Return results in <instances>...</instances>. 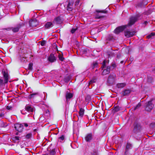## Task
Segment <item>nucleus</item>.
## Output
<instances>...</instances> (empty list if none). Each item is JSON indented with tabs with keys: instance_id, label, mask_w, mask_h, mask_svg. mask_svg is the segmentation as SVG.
Wrapping results in <instances>:
<instances>
[{
	"instance_id": "7",
	"label": "nucleus",
	"mask_w": 155,
	"mask_h": 155,
	"mask_svg": "<svg viewBox=\"0 0 155 155\" xmlns=\"http://www.w3.org/2000/svg\"><path fill=\"white\" fill-rule=\"evenodd\" d=\"M136 32L134 31H131L128 30H126L124 31V35L127 38L132 37L134 35Z\"/></svg>"
},
{
	"instance_id": "8",
	"label": "nucleus",
	"mask_w": 155,
	"mask_h": 155,
	"mask_svg": "<svg viewBox=\"0 0 155 155\" xmlns=\"http://www.w3.org/2000/svg\"><path fill=\"white\" fill-rule=\"evenodd\" d=\"M15 127L16 130L21 132L23 129V125L22 124H16L15 125Z\"/></svg>"
},
{
	"instance_id": "14",
	"label": "nucleus",
	"mask_w": 155,
	"mask_h": 155,
	"mask_svg": "<svg viewBox=\"0 0 155 155\" xmlns=\"http://www.w3.org/2000/svg\"><path fill=\"white\" fill-rule=\"evenodd\" d=\"M25 109L29 112H32L34 110V108L33 106L29 105H27L25 107Z\"/></svg>"
},
{
	"instance_id": "34",
	"label": "nucleus",
	"mask_w": 155,
	"mask_h": 155,
	"mask_svg": "<svg viewBox=\"0 0 155 155\" xmlns=\"http://www.w3.org/2000/svg\"><path fill=\"white\" fill-rule=\"evenodd\" d=\"M141 106V104L140 103H138V104L135 107L134 109V110H135L137 109L138 108L140 107Z\"/></svg>"
},
{
	"instance_id": "39",
	"label": "nucleus",
	"mask_w": 155,
	"mask_h": 155,
	"mask_svg": "<svg viewBox=\"0 0 155 155\" xmlns=\"http://www.w3.org/2000/svg\"><path fill=\"white\" fill-rule=\"evenodd\" d=\"M80 2L79 0H77L75 2V5H79V3Z\"/></svg>"
},
{
	"instance_id": "31",
	"label": "nucleus",
	"mask_w": 155,
	"mask_h": 155,
	"mask_svg": "<svg viewBox=\"0 0 155 155\" xmlns=\"http://www.w3.org/2000/svg\"><path fill=\"white\" fill-rule=\"evenodd\" d=\"M96 80L95 78H93L92 80H90L89 82V84H90L92 83H95L96 82Z\"/></svg>"
},
{
	"instance_id": "10",
	"label": "nucleus",
	"mask_w": 155,
	"mask_h": 155,
	"mask_svg": "<svg viewBox=\"0 0 155 155\" xmlns=\"http://www.w3.org/2000/svg\"><path fill=\"white\" fill-rule=\"evenodd\" d=\"M115 74H110L108 78V82L110 84L113 83L114 81Z\"/></svg>"
},
{
	"instance_id": "38",
	"label": "nucleus",
	"mask_w": 155,
	"mask_h": 155,
	"mask_svg": "<svg viewBox=\"0 0 155 155\" xmlns=\"http://www.w3.org/2000/svg\"><path fill=\"white\" fill-rule=\"evenodd\" d=\"M14 140H19V137L18 136H16L15 137L13 138Z\"/></svg>"
},
{
	"instance_id": "25",
	"label": "nucleus",
	"mask_w": 155,
	"mask_h": 155,
	"mask_svg": "<svg viewBox=\"0 0 155 155\" xmlns=\"http://www.w3.org/2000/svg\"><path fill=\"white\" fill-rule=\"evenodd\" d=\"M64 136L62 135H61V137H59L58 138V140L59 142H62L64 140Z\"/></svg>"
},
{
	"instance_id": "33",
	"label": "nucleus",
	"mask_w": 155,
	"mask_h": 155,
	"mask_svg": "<svg viewBox=\"0 0 155 155\" xmlns=\"http://www.w3.org/2000/svg\"><path fill=\"white\" fill-rule=\"evenodd\" d=\"M97 65L98 64L97 62H95L93 63V64L92 68L94 69V68L97 67Z\"/></svg>"
},
{
	"instance_id": "22",
	"label": "nucleus",
	"mask_w": 155,
	"mask_h": 155,
	"mask_svg": "<svg viewBox=\"0 0 155 155\" xmlns=\"http://www.w3.org/2000/svg\"><path fill=\"white\" fill-rule=\"evenodd\" d=\"M38 95V93H33L30 94L28 96V98L29 99H31L35 97L36 96Z\"/></svg>"
},
{
	"instance_id": "16",
	"label": "nucleus",
	"mask_w": 155,
	"mask_h": 155,
	"mask_svg": "<svg viewBox=\"0 0 155 155\" xmlns=\"http://www.w3.org/2000/svg\"><path fill=\"white\" fill-rule=\"evenodd\" d=\"M22 23L21 24H19L17 27L12 28V31L14 32H18V31L19 28L21 26H22Z\"/></svg>"
},
{
	"instance_id": "29",
	"label": "nucleus",
	"mask_w": 155,
	"mask_h": 155,
	"mask_svg": "<svg viewBox=\"0 0 155 155\" xmlns=\"http://www.w3.org/2000/svg\"><path fill=\"white\" fill-rule=\"evenodd\" d=\"M58 58L59 60L61 61H63L64 59V58L63 57V55L60 54H59L58 55Z\"/></svg>"
},
{
	"instance_id": "17",
	"label": "nucleus",
	"mask_w": 155,
	"mask_h": 155,
	"mask_svg": "<svg viewBox=\"0 0 155 155\" xmlns=\"http://www.w3.org/2000/svg\"><path fill=\"white\" fill-rule=\"evenodd\" d=\"M84 110L82 108H80V110L79 112V117L81 118H82L84 115Z\"/></svg>"
},
{
	"instance_id": "3",
	"label": "nucleus",
	"mask_w": 155,
	"mask_h": 155,
	"mask_svg": "<svg viewBox=\"0 0 155 155\" xmlns=\"http://www.w3.org/2000/svg\"><path fill=\"white\" fill-rule=\"evenodd\" d=\"M106 61L104 60L103 62L102 66L101 67L103 70L102 75H104L109 74L110 72V67L109 66H107L105 64Z\"/></svg>"
},
{
	"instance_id": "27",
	"label": "nucleus",
	"mask_w": 155,
	"mask_h": 155,
	"mask_svg": "<svg viewBox=\"0 0 155 155\" xmlns=\"http://www.w3.org/2000/svg\"><path fill=\"white\" fill-rule=\"evenodd\" d=\"M155 35V32H152L151 33L150 35H148L147 36V38L148 39L151 38L152 37L154 36Z\"/></svg>"
},
{
	"instance_id": "15",
	"label": "nucleus",
	"mask_w": 155,
	"mask_h": 155,
	"mask_svg": "<svg viewBox=\"0 0 155 155\" xmlns=\"http://www.w3.org/2000/svg\"><path fill=\"white\" fill-rule=\"evenodd\" d=\"M53 26V24L51 22H47L45 25V27L46 28L49 29L52 27Z\"/></svg>"
},
{
	"instance_id": "24",
	"label": "nucleus",
	"mask_w": 155,
	"mask_h": 155,
	"mask_svg": "<svg viewBox=\"0 0 155 155\" xmlns=\"http://www.w3.org/2000/svg\"><path fill=\"white\" fill-rule=\"evenodd\" d=\"M121 107L119 106H117L115 107L114 109V110L115 112H118L119 110H121Z\"/></svg>"
},
{
	"instance_id": "46",
	"label": "nucleus",
	"mask_w": 155,
	"mask_h": 155,
	"mask_svg": "<svg viewBox=\"0 0 155 155\" xmlns=\"http://www.w3.org/2000/svg\"><path fill=\"white\" fill-rule=\"evenodd\" d=\"M124 62V61H122L120 62V63H121V64H122Z\"/></svg>"
},
{
	"instance_id": "43",
	"label": "nucleus",
	"mask_w": 155,
	"mask_h": 155,
	"mask_svg": "<svg viewBox=\"0 0 155 155\" xmlns=\"http://www.w3.org/2000/svg\"><path fill=\"white\" fill-rule=\"evenodd\" d=\"M153 124L154 125V127H153V128H154L155 127V123H152L151 124H150V126H152V124Z\"/></svg>"
},
{
	"instance_id": "28",
	"label": "nucleus",
	"mask_w": 155,
	"mask_h": 155,
	"mask_svg": "<svg viewBox=\"0 0 155 155\" xmlns=\"http://www.w3.org/2000/svg\"><path fill=\"white\" fill-rule=\"evenodd\" d=\"M7 126V124H5L4 123V122H1L0 123V127H6Z\"/></svg>"
},
{
	"instance_id": "4",
	"label": "nucleus",
	"mask_w": 155,
	"mask_h": 155,
	"mask_svg": "<svg viewBox=\"0 0 155 155\" xmlns=\"http://www.w3.org/2000/svg\"><path fill=\"white\" fill-rule=\"evenodd\" d=\"M94 137V134L91 133L87 134L84 137V139L86 142H90L92 141Z\"/></svg>"
},
{
	"instance_id": "32",
	"label": "nucleus",
	"mask_w": 155,
	"mask_h": 155,
	"mask_svg": "<svg viewBox=\"0 0 155 155\" xmlns=\"http://www.w3.org/2000/svg\"><path fill=\"white\" fill-rule=\"evenodd\" d=\"M96 12H101L102 13H107V11L104 10H97L96 11Z\"/></svg>"
},
{
	"instance_id": "37",
	"label": "nucleus",
	"mask_w": 155,
	"mask_h": 155,
	"mask_svg": "<svg viewBox=\"0 0 155 155\" xmlns=\"http://www.w3.org/2000/svg\"><path fill=\"white\" fill-rule=\"evenodd\" d=\"M22 58H21V56H20V60L21 61H25L26 60V58L24 56H22Z\"/></svg>"
},
{
	"instance_id": "44",
	"label": "nucleus",
	"mask_w": 155,
	"mask_h": 155,
	"mask_svg": "<svg viewBox=\"0 0 155 155\" xmlns=\"http://www.w3.org/2000/svg\"><path fill=\"white\" fill-rule=\"evenodd\" d=\"M147 21H145L144 23V24H145L146 25H147Z\"/></svg>"
},
{
	"instance_id": "30",
	"label": "nucleus",
	"mask_w": 155,
	"mask_h": 155,
	"mask_svg": "<svg viewBox=\"0 0 155 155\" xmlns=\"http://www.w3.org/2000/svg\"><path fill=\"white\" fill-rule=\"evenodd\" d=\"M33 64L32 63H30L28 65V69L29 70H32L33 68H32Z\"/></svg>"
},
{
	"instance_id": "35",
	"label": "nucleus",
	"mask_w": 155,
	"mask_h": 155,
	"mask_svg": "<svg viewBox=\"0 0 155 155\" xmlns=\"http://www.w3.org/2000/svg\"><path fill=\"white\" fill-rule=\"evenodd\" d=\"M32 135V134L31 133H29L26 136V137L27 138H30Z\"/></svg>"
},
{
	"instance_id": "18",
	"label": "nucleus",
	"mask_w": 155,
	"mask_h": 155,
	"mask_svg": "<svg viewBox=\"0 0 155 155\" xmlns=\"http://www.w3.org/2000/svg\"><path fill=\"white\" fill-rule=\"evenodd\" d=\"M134 130L135 131L138 130L140 128V124L137 123H135L134 124Z\"/></svg>"
},
{
	"instance_id": "20",
	"label": "nucleus",
	"mask_w": 155,
	"mask_h": 155,
	"mask_svg": "<svg viewBox=\"0 0 155 155\" xmlns=\"http://www.w3.org/2000/svg\"><path fill=\"white\" fill-rule=\"evenodd\" d=\"M132 145L129 143H127L126 147V151L124 153L125 155H127L126 153L129 149H130L132 148Z\"/></svg>"
},
{
	"instance_id": "40",
	"label": "nucleus",
	"mask_w": 155,
	"mask_h": 155,
	"mask_svg": "<svg viewBox=\"0 0 155 155\" xmlns=\"http://www.w3.org/2000/svg\"><path fill=\"white\" fill-rule=\"evenodd\" d=\"M45 41H43L41 42V45L42 46H43L45 45Z\"/></svg>"
},
{
	"instance_id": "45",
	"label": "nucleus",
	"mask_w": 155,
	"mask_h": 155,
	"mask_svg": "<svg viewBox=\"0 0 155 155\" xmlns=\"http://www.w3.org/2000/svg\"><path fill=\"white\" fill-rule=\"evenodd\" d=\"M103 17V16H100L98 17L97 18H101Z\"/></svg>"
},
{
	"instance_id": "47",
	"label": "nucleus",
	"mask_w": 155,
	"mask_h": 155,
	"mask_svg": "<svg viewBox=\"0 0 155 155\" xmlns=\"http://www.w3.org/2000/svg\"><path fill=\"white\" fill-rule=\"evenodd\" d=\"M16 135H18V133H16Z\"/></svg>"
},
{
	"instance_id": "19",
	"label": "nucleus",
	"mask_w": 155,
	"mask_h": 155,
	"mask_svg": "<svg viewBox=\"0 0 155 155\" xmlns=\"http://www.w3.org/2000/svg\"><path fill=\"white\" fill-rule=\"evenodd\" d=\"M131 92V90L129 89H126L123 91V95L124 96L128 95Z\"/></svg>"
},
{
	"instance_id": "41",
	"label": "nucleus",
	"mask_w": 155,
	"mask_h": 155,
	"mask_svg": "<svg viewBox=\"0 0 155 155\" xmlns=\"http://www.w3.org/2000/svg\"><path fill=\"white\" fill-rule=\"evenodd\" d=\"M22 124H23V126H25L26 127H27L28 126V125L27 123H23Z\"/></svg>"
},
{
	"instance_id": "42",
	"label": "nucleus",
	"mask_w": 155,
	"mask_h": 155,
	"mask_svg": "<svg viewBox=\"0 0 155 155\" xmlns=\"http://www.w3.org/2000/svg\"><path fill=\"white\" fill-rule=\"evenodd\" d=\"M4 114L2 113H0V117H2L3 116Z\"/></svg>"
},
{
	"instance_id": "9",
	"label": "nucleus",
	"mask_w": 155,
	"mask_h": 155,
	"mask_svg": "<svg viewBox=\"0 0 155 155\" xmlns=\"http://www.w3.org/2000/svg\"><path fill=\"white\" fill-rule=\"evenodd\" d=\"M73 94L72 93L67 91L65 94V97L66 101L67 102L69 101L70 99L73 97Z\"/></svg>"
},
{
	"instance_id": "12",
	"label": "nucleus",
	"mask_w": 155,
	"mask_h": 155,
	"mask_svg": "<svg viewBox=\"0 0 155 155\" xmlns=\"http://www.w3.org/2000/svg\"><path fill=\"white\" fill-rule=\"evenodd\" d=\"M56 57L53 54H51L48 58V61L51 63L54 62L56 61Z\"/></svg>"
},
{
	"instance_id": "1",
	"label": "nucleus",
	"mask_w": 155,
	"mask_h": 155,
	"mask_svg": "<svg viewBox=\"0 0 155 155\" xmlns=\"http://www.w3.org/2000/svg\"><path fill=\"white\" fill-rule=\"evenodd\" d=\"M140 16V15L139 14H138L135 16H131L129 18V20L127 25L119 26L114 31V33L118 34L120 32L122 31L127 27L132 26L138 20V18Z\"/></svg>"
},
{
	"instance_id": "11",
	"label": "nucleus",
	"mask_w": 155,
	"mask_h": 155,
	"mask_svg": "<svg viewBox=\"0 0 155 155\" xmlns=\"http://www.w3.org/2000/svg\"><path fill=\"white\" fill-rule=\"evenodd\" d=\"M29 23L30 26L34 27L38 25V22L36 19H33L30 21Z\"/></svg>"
},
{
	"instance_id": "13",
	"label": "nucleus",
	"mask_w": 155,
	"mask_h": 155,
	"mask_svg": "<svg viewBox=\"0 0 155 155\" xmlns=\"http://www.w3.org/2000/svg\"><path fill=\"white\" fill-rule=\"evenodd\" d=\"M73 5V2H69L67 5V10L69 12L72 11L74 9Z\"/></svg>"
},
{
	"instance_id": "23",
	"label": "nucleus",
	"mask_w": 155,
	"mask_h": 155,
	"mask_svg": "<svg viewBox=\"0 0 155 155\" xmlns=\"http://www.w3.org/2000/svg\"><path fill=\"white\" fill-rule=\"evenodd\" d=\"M126 85V84L124 83H118L117 84V87L118 88H123Z\"/></svg>"
},
{
	"instance_id": "26",
	"label": "nucleus",
	"mask_w": 155,
	"mask_h": 155,
	"mask_svg": "<svg viewBox=\"0 0 155 155\" xmlns=\"http://www.w3.org/2000/svg\"><path fill=\"white\" fill-rule=\"evenodd\" d=\"M77 29L78 27H77L73 28L71 31V32L72 34H74Z\"/></svg>"
},
{
	"instance_id": "6",
	"label": "nucleus",
	"mask_w": 155,
	"mask_h": 155,
	"mask_svg": "<svg viewBox=\"0 0 155 155\" xmlns=\"http://www.w3.org/2000/svg\"><path fill=\"white\" fill-rule=\"evenodd\" d=\"M115 40V38L112 35H108L106 39V42L107 43L111 44Z\"/></svg>"
},
{
	"instance_id": "36",
	"label": "nucleus",
	"mask_w": 155,
	"mask_h": 155,
	"mask_svg": "<svg viewBox=\"0 0 155 155\" xmlns=\"http://www.w3.org/2000/svg\"><path fill=\"white\" fill-rule=\"evenodd\" d=\"M6 109L8 110H11L12 109V107L10 106H8L6 107Z\"/></svg>"
},
{
	"instance_id": "5",
	"label": "nucleus",
	"mask_w": 155,
	"mask_h": 155,
	"mask_svg": "<svg viewBox=\"0 0 155 155\" xmlns=\"http://www.w3.org/2000/svg\"><path fill=\"white\" fill-rule=\"evenodd\" d=\"M145 110L148 111H150L153 107V105L151 101H149L146 104Z\"/></svg>"
},
{
	"instance_id": "2",
	"label": "nucleus",
	"mask_w": 155,
	"mask_h": 155,
	"mask_svg": "<svg viewBox=\"0 0 155 155\" xmlns=\"http://www.w3.org/2000/svg\"><path fill=\"white\" fill-rule=\"evenodd\" d=\"M4 78V81L1 79H0V88H4L5 84L7 83L8 81L9 77L8 74L5 72L3 74Z\"/></svg>"
},
{
	"instance_id": "21",
	"label": "nucleus",
	"mask_w": 155,
	"mask_h": 155,
	"mask_svg": "<svg viewBox=\"0 0 155 155\" xmlns=\"http://www.w3.org/2000/svg\"><path fill=\"white\" fill-rule=\"evenodd\" d=\"M54 22L56 24H61L62 21L61 19L59 17H58L55 18L54 20Z\"/></svg>"
}]
</instances>
